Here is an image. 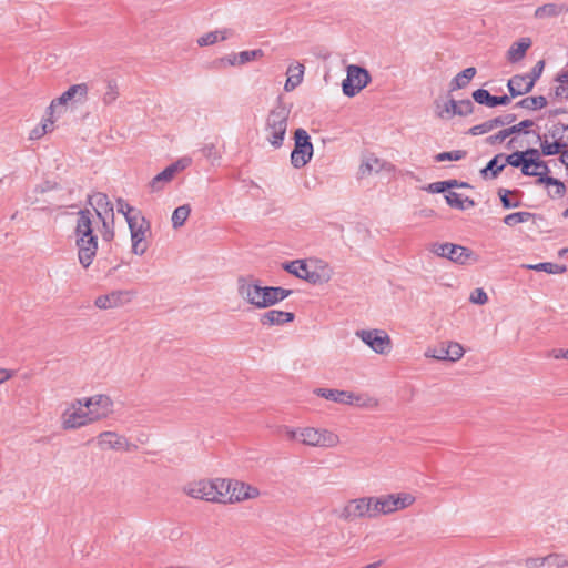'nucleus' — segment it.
Returning a JSON list of instances; mask_svg holds the SVG:
<instances>
[{"instance_id": "obj_1", "label": "nucleus", "mask_w": 568, "mask_h": 568, "mask_svg": "<svg viewBox=\"0 0 568 568\" xmlns=\"http://www.w3.org/2000/svg\"><path fill=\"white\" fill-rule=\"evenodd\" d=\"M93 214L90 210H81L78 213L75 235L78 246V257L80 264L88 268L98 251V239L93 235Z\"/></svg>"}, {"instance_id": "obj_2", "label": "nucleus", "mask_w": 568, "mask_h": 568, "mask_svg": "<svg viewBox=\"0 0 568 568\" xmlns=\"http://www.w3.org/2000/svg\"><path fill=\"white\" fill-rule=\"evenodd\" d=\"M290 113V108L280 99L265 116L262 133L265 141L275 150L281 149L284 144Z\"/></svg>"}, {"instance_id": "obj_3", "label": "nucleus", "mask_w": 568, "mask_h": 568, "mask_svg": "<svg viewBox=\"0 0 568 568\" xmlns=\"http://www.w3.org/2000/svg\"><path fill=\"white\" fill-rule=\"evenodd\" d=\"M224 478H201L186 483L182 491L191 498L214 504L223 503Z\"/></svg>"}, {"instance_id": "obj_4", "label": "nucleus", "mask_w": 568, "mask_h": 568, "mask_svg": "<svg viewBox=\"0 0 568 568\" xmlns=\"http://www.w3.org/2000/svg\"><path fill=\"white\" fill-rule=\"evenodd\" d=\"M338 519L345 523H353L362 519H375V507L373 496H363L347 500L336 511Z\"/></svg>"}, {"instance_id": "obj_5", "label": "nucleus", "mask_w": 568, "mask_h": 568, "mask_svg": "<svg viewBox=\"0 0 568 568\" xmlns=\"http://www.w3.org/2000/svg\"><path fill=\"white\" fill-rule=\"evenodd\" d=\"M427 250L438 257L447 258L450 262L459 265H467L471 263H477L479 261L478 255L470 248L449 242L430 243L428 244Z\"/></svg>"}, {"instance_id": "obj_6", "label": "nucleus", "mask_w": 568, "mask_h": 568, "mask_svg": "<svg viewBox=\"0 0 568 568\" xmlns=\"http://www.w3.org/2000/svg\"><path fill=\"white\" fill-rule=\"evenodd\" d=\"M376 518L389 516L413 506L416 497L406 491L373 496Z\"/></svg>"}, {"instance_id": "obj_7", "label": "nucleus", "mask_w": 568, "mask_h": 568, "mask_svg": "<svg viewBox=\"0 0 568 568\" xmlns=\"http://www.w3.org/2000/svg\"><path fill=\"white\" fill-rule=\"evenodd\" d=\"M64 430H74L93 424L83 398L70 402L60 416Z\"/></svg>"}, {"instance_id": "obj_8", "label": "nucleus", "mask_w": 568, "mask_h": 568, "mask_svg": "<svg viewBox=\"0 0 568 568\" xmlns=\"http://www.w3.org/2000/svg\"><path fill=\"white\" fill-rule=\"evenodd\" d=\"M341 444L339 436L327 428L302 427L301 445L312 448L332 449Z\"/></svg>"}, {"instance_id": "obj_9", "label": "nucleus", "mask_w": 568, "mask_h": 568, "mask_svg": "<svg viewBox=\"0 0 568 568\" xmlns=\"http://www.w3.org/2000/svg\"><path fill=\"white\" fill-rule=\"evenodd\" d=\"M223 493V503L222 504H237L250 499H255L260 497V489L255 486H252L247 483L241 480L225 479L224 478V489Z\"/></svg>"}, {"instance_id": "obj_10", "label": "nucleus", "mask_w": 568, "mask_h": 568, "mask_svg": "<svg viewBox=\"0 0 568 568\" xmlns=\"http://www.w3.org/2000/svg\"><path fill=\"white\" fill-rule=\"evenodd\" d=\"M315 394L335 403L357 405L359 407H376L378 404L375 398L358 395L347 390L317 388Z\"/></svg>"}, {"instance_id": "obj_11", "label": "nucleus", "mask_w": 568, "mask_h": 568, "mask_svg": "<svg viewBox=\"0 0 568 568\" xmlns=\"http://www.w3.org/2000/svg\"><path fill=\"white\" fill-rule=\"evenodd\" d=\"M372 78L369 72L359 65L349 64L346 68V78L342 82V90L346 97H355L368 85Z\"/></svg>"}, {"instance_id": "obj_12", "label": "nucleus", "mask_w": 568, "mask_h": 568, "mask_svg": "<svg viewBox=\"0 0 568 568\" xmlns=\"http://www.w3.org/2000/svg\"><path fill=\"white\" fill-rule=\"evenodd\" d=\"M313 144L306 130L297 129L294 132V149L291 153V164L295 169L305 166L313 156Z\"/></svg>"}, {"instance_id": "obj_13", "label": "nucleus", "mask_w": 568, "mask_h": 568, "mask_svg": "<svg viewBox=\"0 0 568 568\" xmlns=\"http://www.w3.org/2000/svg\"><path fill=\"white\" fill-rule=\"evenodd\" d=\"M129 229L132 241V252L142 255L148 250L146 233L150 231L149 222L139 213L129 219Z\"/></svg>"}, {"instance_id": "obj_14", "label": "nucleus", "mask_w": 568, "mask_h": 568, "mask_svg": "<svg viewBox=\"0 0 568 568\" xmlns=\"http://www.w3.org/2000/svg\"><path fill=\"white\" fill-rule=\"evenodd\" d=\"M355 335L378 355H387L392 351V339L383 329H359Z\"/></svg>"}, {"instance_id": "obj_15", "label": "nucleus", "mask_w": 568, "mask_h": 568, "mask_svg": "<svg viewBox=\"0 0 568 568\" xmlns=\"http://www.w3.org/2000/svg\"><path fill=\"white\" fill-rule=\"evenodd\" d=\"M236 288L239 296L246 302L247 304L256 307L263 308V292L264 286H261L252 276H241L236 281Z\"/></svg>"}, {"instance_id": "obj_16", "label": "nucleus", "mask_w": 568, "mask_h": 568, "mask_svg": "<svg viewBox=\"0 0 568 568\" xmlns=\"http://www.w3.org/2000/svg\"><path fill=\"white\" fill-rule=\"evenodd\" d=\"M92 423L106 419L114 412V403L109 395L95 394L90 397H83Z\"/></svg>"}, {"instance_id": "obj_17", "label": "nucleus", "mask_w": 568, "mask_h": 568, "mask_svg": "<svg viewBox=\"0 0 568 568\" xmlns=\"http://www.w3.org/2000/svg\"><path fill=\"white\" fill-rule=\"evenodd\" d=\"M89 92V88L87 83H79L71 85L65 92H63L59 98L51 101L48 106V113L50 115L60 113L59 108L65 106L70 101L75 102H84Z\"/></svg>"}, {"instance_id": "obj_18", "label": "nucleus", "mask_w": 568, "mask_h": 568, "mask_svg": "<svg viewBox=\"0 0 568 568\" xmlns=\"http://www.w3.org/2000/svg\"><path fill=\"white\" fill-rule=\"evenodd\" d=\"M528 162H530V173L526 174L527 176H537V184L557 186V196H564L566 192L565 184L555 178L548 176L550 169L545 161L529 158Z\"/></svg>"}, {"instance_id": "obj_19", "label": "nucleus", "mask_w": 568, "mask_h": 568, "mask_svg": "<svg viewBox=\"0 0 568 568\" xmlns=\"http://www.w3.org/2000/svg\"><path fill=\"white\" fill-rule=\"evenodd\" d=\"M131 298L132 293L129 291H112L98 296L94 301V305L100 310H110L128 304Z\"/></svg>"}, {"instance_id": "obj_20", "label": "nucleus", "mask_w": 568, "mask_h": 568, "mask_svg": "<svg viewBox=\"0 0 568 568\" xmlns=\"http://www.w3.org/2000/svg\"><path fill=\"white\" fill-rule=\"evenodd\" d=\"M98 447L102 450H129L130 443L125 436L119 435L115 432L106 430L102 432L97 437Z\"/></svg>"}, {"instance_id": "obj_21", "label": "nucleus", "mask_w": 568, "mask_h": 568, "mask_svg": "<svg viewBox=\"0 0 568 568\" xmlns=\"http://www.w3.org/2000/svg\"><path fill=\"white\" fill-rule=\"evenodd\" d=\"M89 203L93 207L94 213L103 223V226H106V217L109 215L113 216V205L108 199V195L102 192H97L89 196Z\"/></svg>"}, {"instance_id": "obj_22", "label": "nucleus", "mask_w": 568, "mask_h": 568, "mask_svg": "<svg viewBox=\"0 0 568 568\" xmlns=\"http://www.w3.org/2000/svg\"><path fill=\"white\" fill-rule=\"evenodd\" d=\"M510 97L516 98L530 92L534 88V79H529L526 74H516L507 82Z\"/></svg>"}, {"instance_id": "obj_23", "label": "nucleus", "mask_w": 568, "mask_h": 568, "mask_svg": "<svg viewBox=\"0 0 568 568\" xmlns=\"http://www.w3.org/2000/svg\"><path fill=\"white\" fill-rule=\"evenodd\" d=\"M473 99L478 104H484L489 108H495L497 105H507L510 103V97H508V95L495 97V95H491L485 89H477L476 91H474Z\"/></svg>"}, {"instance_id": "obj_24", "label": "nucleus", "mask_w": 568, "mask_h": 568, "mask_svg": "<svg viewBox=\"0 0 568 568\" xmlns=\"http://www.w3.org/2000/svg\"><path fill=\"white\" fill-rule=\"evenodd\" d=\"M294 313L271 310L261 315L260 322L264 326L283 325L294 320Z\"/></svg>"}, {"instance_id": "obj_25", "label": "nucleus", "mask_w": 568, "mask_h": 568, "mask_svg": "<svg viewBox=\"0 0 568 568\" xmlns=\"http://www.w3.org/2000/svg\"><path fill=\"white\" fill-rule=\"evenodd\" d=\"M568 13V6L565 3H545L535 10L534 17L536 19L556 18L560 14Z\"/></svg>"}, {"instance_id": "obj_26", "label": "nucleus", "mask_w": 568, "mask_h": 568, "mask_svg": "<svg viewBox=\"0 0 568 568\" xmlns=\"http://www.w3.org/2000/svg\"><path fill=\"white\" fill-rule=\"evenodd\" d=\"M292 294L291 290H286L283 287H273V286H264L263 292V308L270 307Z\"/></svg>"}, {"instance_id": "obj_27", "label": "nucleus", "mask_w": 568, "mask_h": 568, "mask_svg": "<svg viewBox=\"0 0 568 568\" xmlns=\"http://www.w3.org/2000/svg\"><path fill=\"white\" fill-rule=\"evenodd\" d=\"M292 294L291 290H286L283 287H273V286H264L263 292V308L270 307Z\"/></svg>"}, {"instance_id": "obj_28", "label": "nucleus", "mask_w": 568, "mask_h": 568, "mask_svg": "<svg viewBox=\"0 0 568 568\" xmlns=\"http://www.w3.org/2000/svg\"><path fill=\"white\" fill-rule=\"evenodd\" d=\"M386 168L388 170H390L392 165L387 164L386 162H384L383 160H381L374 155H368L363 159V161L359 165V174L362 176H367L373 173H378Z\"/></svg>"}, {"instance_id": "obj_29", "label": "nucleus", "mask_w": 568, "mask_h": 568, "mask_svg": "<svg viewBox=\"0 0 568 568\" xmlns=\"http://www.w3.org/2000/svg\"><path fill=\"white\" fill-rule=\"evenodd\" d=\"M305 67L302 63L291 64L287 68V79L284 84V90L291 92L295 90L303 81Z\"/></svg>"}, {"instance_id": "obj_30", "label": "nucleus", "mask_w": 568, "mask_h": 568, "mask_svg": "<svg viewBox=\"0 0 568 568\" xmlns=\"http://www.w3.org/2000/svg\"><path fill=\"white\" fill-rule=\"evenodd\" d=\"M531 47L530 38H521L514 42L507 51V60L511 63L519 62L526 55L527 50Z\"/></svg>"}, {"instance_id": "obj_31", "label": "nucleus", "mask_w": 568, "mask_h": 568, "mask_svg": "<svg viewBox=\"0 0 568 568\" xmlns=\"http://www.w3.org/2000/svg\"><path fill=\"white\" fill-rule=\"evenodd\" d=\"M549 141L554 143H558L561 145V149L568 148V125L562 123H556L551 125L548 132L545 134Z\"/></svg>"}, {"instance_id": "obj_32", "label": "nucleus", "mask_w": 568, "mask_h": 568, "mask_svg": "<svg viewBox=\"0 0 568 568\" xmlns=\"http://www.w3.org/2000/svg\"><path fill=\"white\" fill-rule=\"evenodd\" d=\"M435 114L442 120H450L456 115V101L454 99L436 100Z\"/></svg>"}, {"instance_id": "obj_33", "label": "nucleus", "mask_w": 568, "mask_h": 568, "mask_svg": "<svg viewBox=\"0 0 568 568\" xmlns=\"http://www.w3.org/2000/svg\"><path fill=\"white\" fill-rule=\"evenodd\" d=\"M476 74V69L474 67L466 68L458 74H456L449 83L450 91H455L458 89H463L468 85L471 79Z\"/></svg>"}, {"instance_id": "obj_34", "label": "nucleus", "mask_w": 568, "mask_h": 568, "mask_svg": "<svg viewBox=\"0 0 568 568\" xmlns=\"http://www.w3.org/2000/svg\"><path fill=\"white\" fill-rule=\"evenodd\" d=\"M445 199L449 206L458 209V210H466V209L475 206L474 200L469 199L468 196H463L462 194H459L457 192L449 191L445 195Z\"/></svg>"}, {"instance_id": "obj_35", "label": "nucleus", "mask_w": 568, "mask_h": 568, "mask_svg": "<svg viewBox=\"0 0 568 568\" xmlns=\"http://www.w3.org/2000/svg\"><path fill=\"white\" fill-rule=\"evenodd\" d=\"M227 38H229L227 30H215V31L207 32V33L201 36L200 38H197L196 43L200 47H207V45L215 44L219 41H224Z\"/></svg>"}, {"instance_id": "obj_36", "label": "nucleus", "mask_w": 568, "mask_h": 568, "mask_svg": "<svg viewBox=\"0 0 568 568\" xmlns=\"http://www.w3.org/2000/svg\"><path fill=\"white\" fill-rule=\"evenodd\" d=\"M505 165L509 164L514 168H520L523 174H529V164L528 159L524 158V153L521 151L513 152L507 155L504 161Z\"/></svg>"}, {"instance_id": "obj_37", "label": "nucleus", "mask_w": 568, "mask_h": 568, "mask_svg": "<svg viewBox=\"0 0 568 568\" xmlns=\"http://www.w3.org/2000/svg\"><path fill=\"white\" fill-rule=\"evenodd\" d=\"M174 178V174L172 173V170L165 168L162 172L156 174L150 182L149 186L152 192H159L163 190L164 185L170 183Z\"/></svg>"}, {"instance_id": "obj_38", "label": "nucleus", "mask_w": 568, "mask_h": 568, "mask_svg": "<svg viewBox=\"0 0 568 568\" xmlns=\"http://www.w3.org/2000/svg\"><path fill=\"white\" fill-rule=\"evenodd\" d=\"M547 105V100L542 95L527 97L516 103V106L527 110H539Z\"/></svg>"}, {"instance_id": "obj_39", "label": "nucleus", "mask_w": 568, "mask_h": 568, "mask_svg": "<svg viewBox=\"0 0 568 568\" xmlns=\"http://www.w3.org/2000/svg\"><path fill=\"white\" fill-rule=\"evenodd\" d=\"M191 206L189 204L181 205L173 211L172 225L174 229H179L184 225L185 221L190 216Z\"/></svg>"}, {"instance_id": "obj_40", "label": "nucleus", "mask_w": 568, "mask_h": 568, "mask_svg": "<svg viewBox=\"0 0 568 568\" xmlns=\"http://www.w3.org/2000/svg\"><path fill=\"white\" fill-rule=\"evenodd\" d=\"M503 159L501 154L496 155L494 159H491L488 164L480 171L481 175L487 179L488 173L491 172L490 176L496 178L500 171L505 168V163L500 162Z\"/></svg>"}, {"instance_id": "obj_41", "label": "nucleus", "mask_w": 568, "mask_h": 568, "mask_svg": "<svg viewBox=\"0 0 568 568\" xmlns=\"http://www.w3.org/2000/svg\"><path fill=\"white\" fill-rule=\"evenodd\" d=\"M284 268L296 277L305 280V274H307L310 266L304 261L296 260L287 263Z\"/></svg>"}, {"instance_id": "obj_42", "label": "nucleus", "mask_w": 568, "mask_h": 568, "mask_svg": "<svg viewBox=\"0 0 568 568\" xmlns=\"http://www.w3.org/2000/svg\"><path fill=\"white\" fill-rule=\"evenodd\" d=\"M523 267L527 270H534V271H542L548 274H557L565 272V267H560L558 264L545 262V263H538V264H524Z\"/></svg>"}, {"instance_id": "obj_43", "label": "nucleus", "mask_w": 568, "mask_h": 568, "mask_svg": "<svg viewBox=\"0 0 568 568\" xmlns=\"http://www.w3.org/2000/svg\"><path fill=\"white\" fill-rule=\"evenodd\" d=\"M535 214L530 212H516L510 213L504 217V223L508 226H515L519 223L528 222L529 220L534 219Z\"/></svg>"}, {"instance_id": "obj_44", "label": "nucleus", "mask_w": 568, "mask_h": 568, "mask_svg": "<svg viewBox=\"0 0 568 568\" xmlns=\"http://www.w3.org/2000/svg\"><path fill=\"white\" fill-rule=\"evenodd\" d=\"M119 98V88L116 82L109 81L105 87V91L102 94V102L104 105H111Z\"/></svg>"}, {"instance_id": "obj_45", "label": "nucleus", "mask_w": 568, "mask_h": 568, "mask_svg": "<svg viewBox=\"0 0 568 568\" xmlns=\"http://www.w3.org/2000/svg\"><path fill=\"white\" fill-rule=\"evenodd\" d=\"M545 568H564L568 566V560L561 554H550L544 557Z\"/></svg>"}, {"instance_id": "obj_46", "label": "nucleus", "mask_w": 568, "mask_h": 568, "mask_svg": "<svg viewBox=\"0 0 568 568\" xmlns=\"http://www.w3.org/2000/svg\"><path fill=\"white\" fill-rule=\"evenodd\" d=\"M538 139L540 140V146H541V153L544 155H556L560 154L565 151L561 149V145L558 143H554L549 141L547 138L544 136V140H541L540 135H538Z\"/></svg>"}, {"instance_id": "obj_47", "label": "nucleus", "mask_w": 568, "mask_h": 568, "mask_svg": "<svg viewBox=\"0 0 568 568\" xmlns=\"http://www.w3.org/2000/svg\"><path fill=\"white\" fill-rule=\"evenodd\" d=\"M464 353H465V351L459 343H457V342L447 343V345H446L447 361H450V362L459 361L463 357Z\"/></svg>"}, {"instance_id": "obj_48", "label": "nucleus", "mask_w": 568, "mask_h": 568, "mask_svg": "<svg viewBox=\"0 0 568 568\" xmlns=\"http://www.w3.org/2000/svg\"><path fill=\"white\" fill-rule=\"evenodd\" d=\"M328 280L329 273L326 271L325 267L322 270V273H320L318 271L308 270L307 274H305V281L312 284L327 282Z\"/></svg>"}, {"instance_id": "obj_49", "label": "nucleus", "mask_w": 568, "mask_h": 568, "mask_svg": "<svg viewBox=\"0 0 568 568\" xmlns=\"http://www.w3.org/2000/svg\"><path fill=\"white\" fill-rule=\"evenodd\" d=\"M264 57V51L262 49H255V50H248V51H241L239 53V61L240 64H246L251 61L258 60Z\"/></svg>"}, {"instance_id": "obj_50", "label": "nucleus", "mask_w": 568, "mask_h": 568, "mask_svg": "<svg viewBox=\"0 0 568 568\" xmlns=\"http://www.w3.org/2000/svg\"><path fill=\"white\" fill-rule=\"evenodd\" d=\"M466 156V151L464 150H456V151H449V152H442L438 153L435 156V160L437 162H444V161H459Z\"/></svg>"}, {"instance_id": "obj_51", "label": "nucleus", "mask_w": 568, "mask_h": 568, "mask_svg": "<svg viewBox=\"0 0 568 568\" xmlns=\"http://www.w3.org/2000/svg\"><path fill=\"white\" fill-rule=\"evenodd\" d=\"M474 104L470 100L456 101V115H468L473 113Z\"/></svg>"}, {"instance_id": "obj_52", "label": "nucleus", "mask_w": 568, "mask_h": 568, "mask_svg": "<svg viewBox=\"0 0 568 568\" xmlns=\"http://www.w3.org/2000/svg\"><path fill=\"white\" fill-rule=\"evenodd\" d=\"M494 129L495 128H494L493 121L490 119L488 121H485L480 124H477V125H474L473 128H470L469 133L471 135H481V134L493 131Z\"/></svg>"}, {"instance_id": "obj_53", "label": "nucleus", "mask_w": 568, "mask_h": 568, "mask_svg": "<svg viewBox=\"0 0 568 568\" xmlns=\"http://www.w3.org/2000/svg\"><path fill=\"white\" fill-rule=\"evenodd\" d=\"M283 434L286 436L287 439L294 440L298 444H301L302 439V427H290V426H283L282 427Z\"/></svg>"}, {"instance_id": "obj_54", "label": "nucleus", "mask_w": 568, "mask_h": 568, "mask_svg": "<svg viewBox=\"0 0 568 568\" xmlns=\"http://www.w3.org/2000/svg\"><path fill=\"white\" fill-rule=\"evenodd\" d=\"M446 345L442 344L438 348H429L426 351L425 356L438 361H447Z\"/></svg>"}, {"instance_id": "obj_55", "label": "nucleus", "mask_w": 568, "mask_h": 568, "mask_svg": "<svg viewBox=\"0 0 568 568\" xmlns=\"http://www.w3.org/2000/svg\"><path fill=\"white\" fill-rule=\"evenodd\" d=\"M534 124L535 123L532 120H524L515 125L507 128V130H508L509 135L516 134V133H521V132L528 133L527 130L529 128H531Z\"/></svg>"}, {"instance_id": "obj_56", "label": "nucleus", "mask_w": 568, "mask_h": 568, "mask_svg": "<svg viewBox=\"0 0 568 568\" xmlns=\"http://www.w3.org/2000/svg\"><path fill=\"white\" fill-rule=\"evenodd\" d=\"M469 301L474 304L484 305L488 301V296L483 288H475L469 296Z\"/></svg>"}, {"instance_id": "obj_57", "label": "nucleus", "mask_w": 568, "mask_h": 568, "mask_svg": "<svg viewBox=\"0 0 568 568\" xmlns=\"http://www.w3.org/2000/svg\"><path fill=\"white\" fill-rule=\"evenodd\" d=\"M516 119L517 118L515 114L507 113V114H504L500 116H496V118L491 119V121H493L494 128L497 129L499 126L511 124L513 122L516 121Z\"/></svg>"}, {"instance_id": "obj_58", "label": "nucleus", "mask_w": 568, "mask_h": 568, "mask_svg": "<svg viewBox=\"0 0 568 568\" xmlns=\"http://www.w3.org/2000/svg\"><path fill=\"white\" fill-rule=\"evenodd\" d=\"M201 152L209 160L215 161L221 158L214 143L204 144Z\"/></svg>"}, {"instance_id": "obj_59", "label": "nucleus", "mask_w": 568, "mask_h": 568, "mask_svg": "<svg viewBox=\"0 0 568 568\" xmlns=\"http://www.w3.org/2000/svg\"><path fill=\"white\" fill-rule=\"evenodd\" d=\"M191 162H192L191 158L184 156V158L179 159L176 162L172 163L171 165H169V169H171L172 173L175 175L178 172L183 171L184 169L190 166Z\"/></svg>"}, {"instance_id": "obj_60", "label": "nucleus", "mask_w": 568, "mask_h": 568, "mask_svg": "<svg viewBox=\"0 0 568 568\" xmlns=\"http://www.w3.org/2000/svg\"><path fill=\"white\" fill-rule=\"evenodd\" d=\"M116 206L118 212L122 213L125 216L126 222H129V219H131L135 214L133 213L134 209L122 199L118 200Z\"/></svg>"}, {"instance_id": "obj_61", "label": "nucleus", "mask_w": 568, "mask_h": 568, "mask_svg": "<svg viewBox=\"0 0 568 568\" xmlns=\"http://www.w3.org/2000/svg\"><path fill=\"white\" fill-rule=\"evenodd\" d=\"M510 136L507 129L499 131L498 133L490 135L486 139L488 144H498L505 141L506 138Z\"/></svg>"}, {"instance_id": "obj_62", "label": "nucleus", "mask_w": 568, "mask_h": 568, "mask_svg": "<svg viewBox=\"0 0 568 568\" xmlns=\"http://www.w3.org/2000/svg\"><path fill=\"white\" fill-rule=\"evenodd\" d=\"M557 81L559 82V85L556 89V93L561 94V92L568 89V70H565L561 73H559L557 77Z\"/></svg>"}, {"instance_id": "obj_63", "label": "nucleus", "mask_w": 568, "mask_h": 568, "mask_svg": "<svg viewBox=\"0 0 568 568\" xmlns=\"http://www.w3.org/2000/svg\"><path fill=\"white\" fill-rule=\"evenodd\" d=\"M430 193H443L449 190V185L445 181L430 183L427 189Z\"/></svg>"}, {"instance_id": "obj_64", "label": "nucleus", "mask_w": 568, "mask_h": 568, "mask_svg": "<svg viewBox=\"0 0 568 568\" xmlns=\"http://www.w3.org/2000/svg\"><path fill=\"white\" fill-rule=\"evenodd\" d=\"M526 568H545L544 557H531L525 560Z\"/></svg>"}]
</instances>
